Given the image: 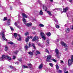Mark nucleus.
Here are the masks:
<instances>
[{
  "mask_svg": "<svg viewBox=\"0 0 73 73\" xmlns=\"http://www.w3.org/2000/svg\"><path fill=\"white\" fill-rule=\"evenodd\" d=\"M50 1H51V2H53V0H50Z\"/></svg>",
  "mask_w": 73,
  "mask_h": 73,
  "instance_id": "nucleus-59",
  "label": "nucleus"
},
{
  "mask_svg": "<svg viewBox=\"0 0 73 73\" xmlns=\"http://www.w3.org/2000/svg\"><path fill=\"white\" fill-rule=\"evenodd\" d=\"M39 14L40 15H43V12H42V11L41 10L40 11Z\"/></svg>",
  "mask_w": 73,
  "mask_h": 73,
  "instance_id": "nucleus-22",
  "label": "nucleus"
},
{
  "mask_svg": "<svg viewBox=\"0 0 73 73\" xmlns=\"http://www.w3.org/2000/svg\"><path fill=\"white\" fill-rule=\"evenodd\" d=\"M31 25H32V24L31 23H28V27H31Z\"/></svg>",
  "mask_w": 73,
  "mask_h": 73,
  "instance_id": "nucleus-15",
  "label": "nucleus"
},
{
  "mask_svg": "<svg viewBox=\"0 0 73 73\" xmlns=\"http://www.w3.org/2000/svg\"><path fill=\"white\" fill-rule=\"evenodd\" d=\"M6 58H7L8 61H9V60H12V58H11L10 56H5V55H2V57L0 59L1 60L3 61V60H5Z\"/></svg>",
  "mask_w": 73,
  "mask_h": 73,
  "instance_id": "nucleus-1",
  "label": "nucleus"
},
{
  "mask_svg": "<svg viewBox=\"0 0 73 73\" xmlns=\"http://www.w3.org/2000/svg\"><path fill=\"white\" fill-rule=\"evenodd\" d=\"M23 21L24 23V24H25L26 26H28V23H27L26 19H25V18L24 17H23Z\"/></svg>",
  "mask_w": 73,
  "mask_h": 73,
  "instance_id": "nucleus-6",
  "label": "nucleus"
},
{
  "mask_svg": "<svg viewBox=\"0 0 73 73\" xmlns=\"http://www.w3.org/2000/svg\"><path fill=\"white\" fill-rule=\"evenodd\" d=\"M40 54V52L38 51L36 52V55H37V54Z\"/></svg>",
  "mask_w": 73,
  "mask_h": 73,
  "instance_id": "nucleus-31",
  "label": "nucleus"
},
{
  "mask_svg": "<svg viewBox=\"0 0 73 73\" xmlns=\"http://www.w3.org/2000/svg\"><path fill=\"white\" fill-rule=\"evenodd\" d=\"M5 51H7V50H8V47L7 46H6L5 47Z\"/></svg>",
  "mask_w": 73,
  "mask_h": 73,
  "instance_id": "nucleus-36",
  "label": "nucleus"
},
{
  "mask_svg": "<svg viewBox=\"0 0 73 73\" xmlns=\"http://www.w3.org/2000/svg\"><path fill=\"white\" fill-rule=\"evenodd\" d=\"M64 62V61L62 60L60 61V63H63Z\"/></svg>",
  "mask_w": 73,
  "mask_h": 73,
  "instance_id": "nucleus-54",
  "label": "nucleus"
},
{
  "mask_svg": "<svg viewBox=\"0 0 73 73\" xmlns=\"http://www.w3.org/2000/svg\"><path fill=\"white\" fill-rule=\"evenodd\" d=\"M25 41L26 42H28V38H26Z\"/></svg>",
  "mask_w": 73,
  "mask_h": 73,
  "instance_id": "nucleus-46",
  "label": "nucleus"
},
{
  "mask_svg": "<svg viewBox=\"0 0 73 73\" xmlns=\"http://www.w3.org/2000/svg\"><path fill=\"white\" fill-rule=\"evenodd\" d=\"M56 69H59V66H58V65L57 64H56Z\"/></svg>",
  "mask_w": 73,
  "mask_h": 73,
  "instance_id": "nucleus-30",
  "label": "nucleus"
},
{
  "mask_svg": "<svg viewBox=\"0 0 73 73\" xmlns=\"http://www.w3.org/2000/svg\"><path fill=\"white\" fill-rule=\"evenodd\" d=\"M57 9H58L56 8L54 9H53V11H55V10H57Z\"/></svg>",
  "mask_w": 73,
  "mask_h": 73,
  "instance_id": "nucleus-51",
  "label": "nucleus"
},
{
  "mask_svg": "<svg viewBox=\"0 0 73 73\" xmlns=\"http://www.w3.org/2000/svg\"><path fill=\"white\" fill-rule=\"evenodd\" d=\"M55 27L56 28H60V26L57 25V24H56L55 25Z\"/></svg>",
  "mask_w": 73,
  "mask_h": 73,
  "instance_id": "nucleus-23",
  "label": "nucleus"
},
{
  "mask_svg": "<svg viewBox=\"0 0 73 73\" xmlns=\"http://www.w3.org/2000/svg\"><path fill=\"white\" fill-rule=\"evenodd\" d=\"M38 3H41V1H40V0H38Z\"/></svg>",
  "mask_w": 73,
  "mask_h": 73,
  "instance_id": "nucleus-55",
  "label": "nucleus"
},
{
  "mask_svg": "<svg viewBox=\"0 0 73 73\" xmlns=\"http://www.w3.org/2000/svg\"><path fill=\"white\" fill-rule=\"evenodd\" d=\"M25 51H28V46L27 45H26L25 46Z\"/></svg>",
  "mask_w": 73,
  "mask_h": 73,
  "instance_id": "nucleus-21",
  "label": "nucleus"
},
{
  "mask_svg": "<svg viewBox=\"0 0 73 73\" xmlns=\"http://www.w3.org/2000/svg\"><path fill=\"white\" fill-rule=\"evenodd\" d=\"M66 33H69L70 31V29L68 28H67L66 29Z\"/></svg>",
  "mask_w": 73,
  "mask_h": 73,
  "instance_id": "nucleus-14",
  "label": "nucleus"
},
{
  "mask_svg": "<svg viewBox=\"0 0 73 73\" xmlns=\"http://www.w3.org/2000/svg\"><path fill=\"white\" fill-rule=\"evenodd\" d=\"M18 60H19V61H20V62H21V61H22V60H21V58H19L18 59Z\"/></svg>",
  "mask_w": 73,
  "mask_h": 73,
  "instance_id": "nucleus-45",
  "label": "nucleus"
},
{
  "mask_svg": "<svg viewBox=\"0 0 73 73\" xmlns=\"http://www.w3.org/2000/svg\"><path fill=\"white\" fill-rule=\"evenodd\" d=\"M60 44L62 46H64V47H65V48H67V47H68V46L66 45V43H64V42L62 41H61L60 42Z\"/></svg>",
  "mask_w": 73,
  "mask_h": 73,
  "instance_id": "nucleus-5",
  "label": "nucleus"
},
{
  "mask_svg": "<svg viewBox=\"0 0 73 73\" xmlns=\"http://www.w3.org/2000/svg\"><path fill=\"white\" fill-rule=\"evenodd\" d=\"M59 11H60L61 12L62 11V9H59Z\"/></svg>",
  "mask_w": 73,
  "mask_h": 73,
  "instance_id": "nucleus-53",
  "label": "nucleus"
},
{
  "mask_svg": "<svg viewBox=\"0 0 73 73\" xmlns=\"http://www.w3.org/2000/svg\"><path fill=\"white\" fill-rule=\"evenodd\" d=\"M16 64H19V63H17V62H16Z\"/></svg>",
  "mask_w": 73,
  "mask_h": 73,
  "instance_id": "nucleus-62",
  "label": "nucleus"
},
{
  "mask_svg": "<svg viewBox=\"0 0 73 73\" xmlns=\"http://www.w3.org/2000/svg\"><path fill=\"white\" fill-rule=\"evenodd\" d=\"M32 29H33L34 30L35 29H36V28H35V27H33L32 28Z\"/></svg>",
  "mask_w": 73,
  "mask_h": 73,
  "instance_id": "nucleus-49",
  "label": "nucleus"
},
{
  "mask_svg": "<svg viewBox=\"0 0 73 73\" xmlns=\"http://www.w3.org/2000/svg\"><path fill=\"white\" fill-rule=\"evenodd\" d=\"M40 35L42 37L45 36V35H44V33H40Z\"/></svg>",
  "mask_w": 73,
  "mask_h": 73,
  "instance_id": "nucleus-16",
  "label": "nucleus"
},
{
  "mask_svg": "<svg viewBox=\"0 0 73 73\" xmlns=\"http://www.w3.org/2000/svg\"><path fill=\"white\" fill-rule=\"evenodd\" d=\"M16 56H13V59L14 60H15V59H16Z\"/></svg>",
  "mask_w": 73,
  "mask_h": 73,
  "instance_id": "nucleus-43",
  "label": "nucleus"
},
{
  "mask_svg": "<svg viewBox=\"0 0 73 73\" xmlns=\"http://www.w3.org/2000/svg\"><path fill=\"white\" fill-rule=\"evenodd\" d=\"M69 0V1L70 2V3H72V0Z\"/></svg>",
  "mask_w": 73,
  "mask_h": 73,
  "instance_id": "nucleus-58",
  "label": "nucleus"
},
{
  "mask_svg": "<svg viewBox=\"0 0 73 73\" xmlns=\"http://www.w3.org/2000/svg\"><path fill=\"white\" fill-rule=\"evenodd\" d=\"M64 73H68V72L66 71V72H65Z\"/></svg>",
  "mask_w": 73,
  "mask_h": 73,
  "instance_id": "nucleus-61",
  "label": "nucleus"
},
{
  "mask_svg": "<svg viewBox=\"0 0 73 73\" xmlns=\"http://www.w3.org/2000/svg\"><path fill=\"white\" fill-rule=\"evenodd\" d=\"M54 21L56 23V24H58V21L57 20V19L56 18H54Z\"/></svg>",
  "mask_w": 73,
  "mask_h": 73,
  "instance_id": "nucleus-18",
  "label": "nucleus"
},
{
  "mask_svg": "<svg viewBox=\"0 0 73 73\" xmlns=\"http://www.w3.org/2000/svg\"><path fill=\"white\" fill-rule=\"evenodd\" d=\"M16 69L15 68H13V72H15L16 71Z\"/></svg>",
  "mask_w": 73,
  "mask_h": 73,
  "instance_id": "nucleus-38",
  "label": "nucleus"
},
{
  "mask_svg": "<svg viewBox=\"0 0 73 73\" xmlns=\"http://www.w3.org/2000/svg\"><path fill=\"white\" fill-rule=\"evenodd\" d=\"M5 32V31L4 30H3L2 32L1 35L3 38L4 39V40H5V41H7V39L5 38V34H4V32Z\"/></svg>",
  "mask_w": 73,
  "mask_h": 73,
  "instance_id": "nucleus-3",
  "label": "nucleus"
},
{
  "mask_svg": "<svg viewBox=\"0 0 73 73\" xmlns=\"http://www.w3.org/2000/svg\"><path fill=\"white\" fill-rule=\"evenodd\" d=\"M47 57V59L46 60V61L47 62H48V61H50L52 57L51 55H48Z\"/></svg>",
  "mask_w": 73,
  "mask_h": 73,
  "instance_id": "nucleus-4",
  "label": "nucleus"
},
{
  "mask_svg": "<svg viewBox=\"0 0 73 73\" xmlns=\"http://www.w3.org/2000/svg\"><path fill=\"white\" fill-rule=\"evenodd\" d=\"M14 36L15 37V38H16L17 37V33H15L14 34Z\"/></svg>",
  "mask_w": 73,
  "mask_h": 73,
  "instance_id": "nucleus-33",
  "label": "nucleus"
},
{
  "mask_svg": "<svg viewBox=\"0 0 73 73\" xmlns=\"http://www.w3.org/2000/svg\"><path fill=\"white\" fill-rule=\"evenodd\" d=\"M49 41H50V40L48 38L46 40V42L48 44H49Z\"/></svg>",
  "mask_w": 73,
  "mask_h": 73,
  "instance_id": "nucleus-19",
  "label": "nucleus"
},
{
  "mask_svg": "<svg viewBox=\"0 0 73 73\" xmlns=\"http://www.w3.org/2000/svg\"><path fill=\"white\" fill-rule=\"evenodd\" d=\"M28 35V33H26L25 34V36H27Z\"/></svg>",
  "mask_w": 73,
  "mask_h": 73,
  "instance_id": "nucleus-52",
  "label": "nucleus"
},
{
  "mask_svg": "<svg viewBox=\"0 0 73 73\" xmlns=\"http://www.w3.org/2000/svg\"><path fill=\"white\" fill-rule=\"evenodd\" d=\"M7 20V17H4V18L3 21H5Z\"/></svg>",
  "mask_w": 73,
  "mask_h": 73,
  "instance_id": "nucleus-35",
  "label": "nucleus"
},
{
  "mask_svg": "<svg viewBox=\"0 0 73 73\" xmlns=\"http://www.w3.org/2000/svg\"><path fill=\"white\" fill-rule=\"evenodd\" d=\"M49 65H50V66L51 67H53V64L52 63H49Z\"/></svg>",
  "mask_w": 73,
  "mask_h": 73,
  "instance_id": "nucleus-42",
  "label": "nucleus"
},
{
  "mask_svg": "<svg viewBox=\"0 0 73 73\" xmlns=\"http://www.w3.org/2000/svg\"><path fill=\"white\" fill-rule=\"evenodd\" d=\"M37 40H38V37L37 36H36L33 38L32 39V41H35Z\"/></svg>",
  "mask_w": 73,
  "mask_h": 73,
  "instance_id": "nucleus-7",
  "label": "nucleus"
},
{
  "mask_svg": "<svg viewBox=\"0 0 73 73\" xmlns=\"http://www.w3.org/2000/svg\"><path fill=\"white\" fill-rule=\"evenodd\" d=\"M19 52L18 50H17L16 51L14 52V53H15L16 54H17V53Z\"/></svg>",
  "mask_w": 73,
  "mask_h": 73,
  "instance_id": "nucleus-39",
  "label": "nucleus"
},
{
  "mask_svg": "<svg viewBox=\"0 0 73 73\" xmlns=\"http://www.w3.org/2000/svg\"><path fill=\"white\" fill-rule=\"evenodd\" d=\"M68 7H66L65 8H64V9H63V12H66V11L67 10H68Z\"/></svg>",
  "mask_w": 73,
  "mask_h": 73,
  "instance_id": "nucleus-13",
  "label": "nucleus"
},
{
  "mask_svg": "<svg viewBox=\"0 0 73 73\" xmlns=\"http://www.w3.org/2000/svg\"><path fill=\"white\" fill-rule=\"evenodd\" d=\"M47 12L50 16H52V14H51V12H50V11H48Z\"/></svg>",
  "mask_w": 73,
  "mask_h": 73,
  "instance_id": "nucleus-24",
  "label": "nucleus"
},
{
  "mask_svg": "<svg viewBox=\"0 0 73 73\" xmlns=\"http://www.w3.org/2000/svg\"><path fill=\"white\" fill-rule=\"evenodd\" d=\"M22 15L23 17H24V18H27V15L23 13H22Z\"/></svg>",
  "mask_w": 73,
  "mask_h": 73,
  "instance_id": "nucleus-10",
  "label": "nucleus"
},
{
  "mask_svg": "<svg viewBox=\"0 0 73 73\" xmlns=\"http://www.w3.org/2000/svg\"><path fill=\"white\" fill-rule=\"evenodd\" d=\"M38 45H39V46H40L41 45H40V44H38Z\"/></svg>",
  "mask_w": 73,
  "mask_h": 73,
  "instance_id": "nucleus-63",
  "label": "nucleus"
},
{
  "mask_svg": "<svg viewBox=\"0 0 73 73\" xmlns=\"http://www.w3.org/2000/svg\"><path fill=\"white\" fill-rule=\"evenodd\" d=\"M17 39L18 41H20L21 40V36H20V35H18V37L17 38Z\"/></svg>",
  "mask_w": 73,
  "mask_h": 73,
  "instance_id": "nucleus-9",
  "label": "nucleus"
},
{
  "mask_svg": "<svg viewBox=\"0 0 73 73\" xmlns=\"http://www.w3.org/2000/svg\"><path fill=\"white\" fill-rule=\"evenodd\" d=\"M65 50H68V48H65Z\"/></svg>",
  "mask_w": 73,
  "mask_h": 73,
  "instance_id": "nucleus-57",
  "label": "nucleus"
},
{
  "mask_svg": "<svg viewBox=\"0 0 73 73\" xmlns=\"http://www.w3.org/2000/svg\"><path fill=\"white\" fill-rule=\"evenodd\" d=\"M42 38L44 40H45V39H46V37H45V36H44L42 37Z\"/></svg>",
  "mask_w": 73,
  "mask_h": 73,
  "instance_id": "nucleus-34",
  "label": "nucleus"
},
{
  "mask_svg": "<svg viewBox=\"0 0 73 73\" xmlns=\"http://www.w3.org/2000/svg\"><path fill=\"white\" fill-rule=\"evenodd\" d=\"M46 35H47V36H48L49 37L51 35V34L50 33V32H48L47 33H46Z\"/></svg>",
  "mask_w": 73,
  "mask_h": 73,
  "instance_id": "nucleus-17",
  "label": "nucleus"
},
{
  "mask_svg": "<svg viewBox=\"0 0 73 73\" xmlns=\"http://www.w3.org/2000/svg\"><path fill=\"white\" fill-rule=\"evenodd\" d=\"M28 53H29V54H30V55H31V56H33V52H28Z\"/></svg>",
  "mask_w": 73,
  "mask_h": 73,
  "instance_id": "nucleus-20",
  "label": "nucleus"
},
{
  "mask_svg": "<svg viewBox=\"0 0 73 73\" xmlns=\"http://www.w3.org/2000/svg\"><path fill=\"white\" fill-rule=\"evenodd\" d=\"M22 68H24V69H25L26 68H27L28 67L27 66H26L23 65V66Z\"/></svg>",
  "mask_w": 73,
  "mask_h": 73,
  "instance_id": "nucleus-25",
  "label": "nucleus"
},
{
  "mask_svg": "<svg viewBox=\"0 0 73 73\" xmlns=\"http://www.w3.org/2000/svg\"><path fill=\"white\" fill-rule=\"evenodd\" d=\"M42 67H43V65L41 64L38 66V68L39 69H41L42 68Z\"/></svg>",
  "mask_w": 73,
  "mask_h": 73,
  "instance_id": "nucleus-12",
  "label": "nucleus"
},
{
  "mask_svg": "<svg viewBox=\"0 0 73 73\" xmlns=\"http://www.w3.org/2000/svg\"><path fill=\"white\" fill-rule=\"evenodd\" d=\"M9 67L11 68V69H13V66H9Z\"/></svg>",
  "mask_w": 73,
  "mask_h": 73,
  "instance_id": "nucleus-50",
  "label": "nucleus"
},
{
  "mask_svg": "<svg viewBox=\"0 0 73 73\" xmlns=\"http://www.w3.org/2000/svg\"><path fill=\"white\" fill-rule=\"evenodd\" d=\"M52 61H54V62H57V61L56 60L54 59H52Z\"/></svg>",
  "mask_w": 73,
  "mask_h": 73,
  "instance_id": "nucleus-44",
  "label": "nucleus"
},
{
  "mask_svg": "<svg viewBox=\"0 0 73 73\" xmlns=\"http://www.w3.org/2000/svg\"><path fill=\"white\" fill-rule=\"evenodd\" d=\"M31 46V43L29 44V46H28V48H30Z\"/></svg>",
  "mask_w": 73,
  "mask_h": 73,
  "instance_id": "nucleus-41",
  "label": "nucleus"
},
{
  "mask_svg": "<svg viewBox=\"0 0 73 73\" xmlns=\"http://www.w3.org/2000/svg\"><path fill=\"white\" fill-rule=\"evenodd\" d=\"M10 9H11V10H12V7H10Z\"/></svg>",
  "mask_w": 73,
  "mask_h": 73,
  "instance_id": "nucleus-60",
  "label": "nucleus"
},
{
  "mask_svg": "<svg viewBox=\"0 0 73 73\" xmlns=\"http://www.w3.org/2000/svg\"><path fill=\"white\" fill-rule=\"evenodd\" d=\"M39 25L40 27H44V25L42 24H40Z\"/></svg>",
  "mask_w": 73,
  "mask_h": 73,
  "instance_id": "nucleus-29",
  "label": "nucleus"
},
{
  "mask_svg": "<svg viewBox=\"0 0 73 73\" xmlns=\"http://www.w3.org/2000/svg\"><path fill=\"white\" fill-rule=\"evenodd\" d=\"M9 21H11V19H10L8 20V22L7 23V24L9 25H10Z\"/></svg>",
  "mask_w": 73,
  "mask_h": 73,
  "instance_id": "nucleus-32",
  "label": "nucleus"
},
{
  "mask_svg": "<svg viewBox=\"0 0 73 73\" xmlns=\"http://www.w3.org/2000/svg\"><path fill=\"white\" fill-rule=\"evenodd\" d=\"M59 41V39H57L56 40V42H58Z\"/></svg>",
  "mask_w": 73,
  "mask_h": 73,
  "instance_id": "nucleus-48",
  "label": "nucleus"
},
{
  "mask_svg": "<svg viewBox=\"0 0 73 73\" xmlns=\"http://www.w3.org/2000/svg\"><path fill=\"white\" fill-rule=\"evenodd\" d=\"M73 62V55L71 56V60L69 59L68 61V64L69 66H70Z\"/></svg>",
  "mask_w": 73,
  "mask_h": 73,
  "instance_id": "nucleus-2",
  "label": "nucleus"
},
{
  "mask_svg": "<svg viewBox=\"0 0 73 73\" xmlns=\"http://www.w3.org/2000/svg\"><path fill=\"white\" fill-rule=\"evenodd\" d=\"M55 53H56V55L55 56H58V53H59V51L57 49H55Z\"/></svg>",
  "mask_w": 73,
  "mask_h": 73,
  "instance_id": "nucleus-8",
  "label": "nucleus"
},
{
  "mask_svg": "<svg viewBox=\"0 0 73 73\" xmlns=\"http://www.w3.org/2000/svg\"><path fill=\"white\" fill-rule=\"evenodd\" d=\"M28 66H29V69L31 70L32 69V64H28Z\"/></svg>",
  "mask_w": 73,
  "mask_h": 73,
  "instance_id": "nucleus-11",
  "label": "nucleus"
},
{
  "mask_svg": "<svg viewBox=\"0 0 73 73\" xmlns=\"http://www.w3.org/2000/svg\"><path fill=\"white\" fill-rule=\"evenodd\" d=\"M10 29H11V30L12 31H13V28H12V27H10Z\"/></svg>",
  "mask_w": 73,
  "mask_h": 73,
  "instance_id": "nucleus-47",
  "label": "nucleus"
},
{
  "mask_svg": "<svg viewBox=\"0 0 73 73\" xmlns=\"http://www.w3.org/2000/svg\"><path fill=\"white\" fill-rule=\"evenodd\" d=\"M9 44H11V45H12V44H13V42H8Z\"/></svg>",
  "mask_w": 73,
  "mask_h": 73,
  "instance_id": "nucleus-28",
  "label": "nucleus"
},
{
  "mask_svg": "<svg viewBox=\"0 0 73 73\" xmlns=\"http://www.w3.org/2000/svg\"><path fill=\"white\" fill-rule=\"evenodd\" d=\"M30 37V38H31V39H32L33 38V36H28V41L29 40Z\"/></svg>",
  "mask_w": 73,
  "mask_h": 73,
  "instance_id": "nucleus-26",
  "label": "nucleus"
},
{
  "mask_svg": "<svg viewBox=\"0 0 73 73\" xmlns=\"http://www.w3.org/2000/svg\"><path fill=\"white\" fill-rule=\"evenodd\" d=\"M45 11H46V10H45Z\"/></svg>",
  "mask_w": 73,
  "mask_h": 73,
  "instance_id": "nucleus-64",
  "label": "nucleus"
},
{
  "mask_svg": "<svg viewBox=\"0 0 73 73\" xmlns=\"http://www.w3.org/2000/svg\"><path fill=\"white\" fill-rule=\"evenodd\" d=\"M59 72H60V73H61V72H62V71H61V70H59Z\"/></svg>",
  "mask_w": 73,
  "mask_h": 73,
  "instance_id": "nucleus-56",
  "label": "nucleus"
},
{
  "mask_svg": "<svg viewBox=\"0 0 73 73\" xmlns=\"http://www.w3.org/2000/svg\"><path fill=\"white\" fill-rule=\"evenodd\" d=\"M14 25H15V26H17V27H18V28H20V27L17 26V23H16V22H15Z\"/></svg>",
  "mask_w": 73,
  "mask_h": 73,
  "instance_id": "nucleus-27",
  "label": "nucleus"
},
{
  "mask_svg": "<svg viewBox=\"0 0 73 73\" xmlns=\"http://www.w3.org/2000/svg\"><path fill=\"white\" fill-rule=\"evenodd\" d=\"M45 52H46V53H49V51H48V50L47 49H46Z\"/></svg>",
  "mask_w": 73,
  "mask_h": 73,
  "instance_id": "nucleus-37",
  "label": "nucleus"
},
{
  "mask_svg": "<svg viewBox=\"0 0 73 73\" xmlns=\"http://www.w3.org/2000/svg\"><path fill=\"white\" fill-rule=\"evenodd\" d=\"M32 46L33 47V48H34V49H36V47H35V44H33Z\"/></svg>",
  "mask_w": 73,
  "mask_h": 73,
  "instance_id": "nucleus-40",
  "label": "nucleus"
}]
</instances>
